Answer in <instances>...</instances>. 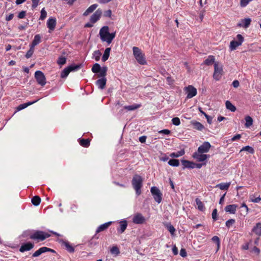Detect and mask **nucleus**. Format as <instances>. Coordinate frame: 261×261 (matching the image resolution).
Returning a JSON list of instances; mask_svg holds the SVG:
<instances>
[{
  "label": "nucleus",
  "mask_w": 261,
  "mask_h": 261,
  "mask_svg": "<svg viewBox=\"0 0 261 261\" xmlns=\"http://www.w3.org/2000/svg\"><path fill=\"white\" fill-rule=\"evenodd\" d=\"M132 185L134 188L136 195L139 196L141 193V188L143 186V179L141 176L135 175L134 176L132 181Z\"/></svg>",
  "instance_id": "obj_1"
},
{
  "label": "nucleus",
  "mask_w": 261,
  "mask_h": 261,
  "mask_svg": "<svg viewBox=\"0 0 261 261\" xmlns=\"http://www.w3.org/2000/svg\"><path fill=\"white\" fill-rule=\"evenodd\" d=\"M133 55L138 63L141 65H145L146 64L144 55L139 47L136 46L133 47Z\"/></svg>",
  "instance_id": "obj_2"
},
{
  "label": "nucleus",
  "mask_w": 261,
  "mask_h": 261,
  "mask_svg": "<svg viewBox=\"0 0 261 261\" xmlns=\"http://www.w3.org/2000/svg\"><path fill=\"white\" fill-rule=\"evenodd\" d=\"M49 237L50 234L48 233L43 232L42 231L37 230L31 234L30 237V238L32 240H36L38 241V242H39L43 241Z\"/></svg>",
  "instance_id": "obj_3"
},
{
  "label": "nucleus",
  "mask_w": 261,
  "mask_h": 261,
  "mask_svg": "<svg viewBox=\"0 0 261 261\" xmlns=\"http://www.w3.org/2000/svg\"><path fill=\"white\" fill-rule=\"evenodd\" d=\"M223 73L222 65L218 62H215L214 64V72L213 77L216 81H219L221 78Z\"/></svg>",
  "instance_id": "obj_4"
},
{
  "label": "nucleus",
  "mask_w": 261,
  "mask_h": 261,
  "mask_svg": "<svg viewBox=\"0 0 261 261\" xmlns=\"http://www.w3.org/2000/svg\"><path fill=\"white\" fill-rule=\"evenodd\" d=\"M150 192L155 202L158 203H161L163 194L160 190L158 187L153 186L151 188Z\"/></svg>",
  "instance_id": "obj_5"
},
{
  "label": "nucleus",
  "mask_w": 261,
  "mask_h": 261,
  "mask_svg": "<svg viewBox=\"0 0 261 261\" xmlns=\"http://www.w3.org/2000/svg\"><path fill=\"white\" fill-rule=\"evenodd\" d=\"M236 38L237 40H232L230 43L229 48L231 50L236 49L237 47L241 45L244 40V37L241 34L237 35Z\"/></svg>",
  "instance_id": "obj_6"
},
{
  "label": "nucleus",
  "mask_w": 261,
  "mask_h": 261,
  "mask_svg": "<svg viewBox=\"0 0 261 261\" xmlns=\"http://www.w3.org/2000/svg\"><path fill=\"white\" fill-rule=\"evenodd\" d=\"M35 77L37 83L41 86H43L46 84V78L42 71L40 70L36 71L35 72Z\"/></svg>",
  "instance_id": "obj_7"
},
{
  "label": "nucleus",
  "mask_w": 261,
  "mask_h": 261,
  "mask_svg": "<svg viewBox=\"0 0 261 261\" xmlns=\"http://www.w3.org/2000/svg\"><path fill=\"white\" fill-rule=\"evenodd\" d=\"M184 91L187 94L186 98L187 99L192 98L196 95L197 93V89L192 85H189L184 88Z\"/></svg>",
  "instance_id": "obj_8"
},
{
  "label": "nucleus",
  "mask_w": 261,
  "mask_h": 261,
  "mask_svg": "<svg viewBox=\"0 0 261 261\" xmlns=\"http://www.w3.org/2000/svg\"><path fill=\"white\" fill-rule=\"evenodd\" d=\"M112 223L113 222L112 221L108 222L98 226L96 230V234L93 236V238L98 239L99 237L97 236L96 234L107 229L108 227L112 224Z\"/></svg>",
  "instance_id": "obj_9"
},
{
  "label": "nucleus",
  "mask_w": 261,
  "mask_h": 261,
  "mask_svg": "<svg viewBox=\"0 0 261 261\" xmlns=\"http://www.w3.org/2000/svg\"><path fill=\"white\" fill-rule=\"evenodd\" d=\"M192 157L198 162H203L210 157V155L203 154L198 151L193 153Z\"/></svg>",
  "instance_id": "obj_10"
},
{
  "label": "nucleus",
  "mask_w": 261,
  "mask_h": 261,
  "mask_svg": "<svg viewBox=\"0 0 261 261\" xmlns=\"http://www.w3.org/2000/svg\"><path fill=\"white\" fill-rule=\"evenodd\" d=\"M34 243L31 242H28L22 244L20 247L19 249V251L20 252H24L25 251H30L34 248Z\"/></svg>",
  "instance_id": "obj_11"
},
{
  "label": "nucleus",
  "mask_w": 261,
  "mask_h": 261,
  "mask_svg": "<svg viewBox=\"0 0 261 261\" xmlns=\"http://www.w3.org/2000/svg\"><path fill=\"white\" fill-rule=\"evenodd\" d=\"M211 147V145L210 142L205 141L198 148V151L202 153H207L208 152Z\"/></svg>",
  "instance_id": "obj_12"
},
{
  "label": "nucleus",
  "mask_w": 261,
  "mask_h": 261,
  "mask_svg": "<svg viewBox=\"0 0 261 261\" xmlns=\"http://www.w3.org/2000/svg\"><path fill=\"white\" fill-rule=\"evenodd\" d=\"M102 10L100 9H97L94 13H93L90 17V21L92 23H95L97 21H98L102 14Z\"/></svg>",
  "instance_id": "obj_13"
},
{
  "label": "nucleus",
  "mask_w": 261,
  "mask_h": 261,
  "mask_svg": "<svg viewBox=\"0 0 261 261\" xmlns=\"http://www.w3.org/2000/svg\"><path fill=\"white\" fill-rule=\"evenodd\" d=\"M146 219L140 213L135 215L133 218V222L137 224H142L145 222Z\"/></svg>",
  "instance_id": "obj_14"
},
{
  "label": "nucleus",
  "mask_w": 261,
  "mask_h": 261,
  "mask_svg": "<svg viewBox=\"0 0 261 261\" xmlns=\"http://www.w3.org/2000/svg\"><path fill=\"white\" fill-rule=\"evenodd\" d=\"M251 22V19L250 18H245L241 19L239 22L237 24V27L243 28H248L250 25Z\"/></svg>",
  "instance_id": "obj_15"
},
{
  "label": "nucleus",
  "mask_w": 261,
  "mask_h": 261,
  "mask_svg": "<svg viewBox=\"0 0 261 261\" xmlns=\"http://www.w3.org/2000/svg\"><path fill=\"white\" fill-rule=\"evenodd\" d=\"M47 27L49 29L48 32H51L55 29L56 25V19L53 17H50L47 21Z\"/></svg>",
  "instance_id": "obj_16"
},
{
  "label": "nucleus",
  "mask_w": 261,
  "mask_h": 261,
  "mask_svg": "<svg viewBox=\"0 0 261 261\" xmlns=\"http://www.w3.org/2000/svg\"><path fill=\"white\" fill-rule=\"evenodd\" d=\"M119 226L117 227V230L119 233H123L126 230L127 226V222L125 220H123L119 222Z\"/></svg>",
  "instance_id": "obj_17"
},
{
  "label": "nucleus",
  "mask_w": 261,
  "mask_h": 261,
  "mask_svg": "<svg viewBox=\"0 0 261 261\" xmlns=\"http://www.w3.org/2000/svg\"><path fill=\"white\" fill-rule=\"evenodd\" d=\"M116 36V33H109V35H106V36L103 38H100L102 42H106L108 44H110L112 43L113 40Z\"/></svg>",
  "instance_id": "obj_18"
},
{
  "label": "nucleus",
  "mask_w": 261,
  "mask_h": 261,
  "mask_svg": "<svg viewBox=\"0 0 261 261\" xmlns=\"http://www.w3.org/2000/svg\"><path fill=\"white\" fill-rule=\"evenodd\" d=\"M107 83L106 77L100 78L97 80L95 82V85L100 89H104L105 88Z\"/></svg>",
  "instance_id": "obj_19"
},
{
  "label": "nucleus",
  "mask_w": 261,
  "mask_h": 261,
  "mask_svg": "<svg viewBox=\"0 0 261 261\" xmlns=\"http://www.w3.org/2000/svg\"><path fill=\"white\" fill-rule=\"evenodd\" d=\"M181 163L183 166L182 169L185 168L193 169L194 168V163L188 160H181Z\"/></svg>",
  "instance_id": "obj_20"
},
{
  "label": "nucleus",
  "mask_w": 261,
  "mask_h": 261,
  "mask_svg": "<svg viewBox=\"0 0 261 261\" xmlns=\"http://www.w3.org/2000/svg\"><path fill=\"white\" fill-rule=\"evenodd\" d=\"M109 28L108 26H104L102 27L99 31L100 38H103L106 35H109Z\"/></svg>",
  "instance_id": "obj_21"
},
{
  "label": "nucleus",
  "mask_w": 261,
  "mask_h": 261,
  "mask_svg": "<svg viewBox=\"0 0 261 261\" xmlns=\"http://www.w3.org/2000/svg\"><path fill=\"white\" fill-rule=\"evenodd\" d=\"M191 124L193 126L194 129L198 130H202L204 129V127L200 122L193 120L191 122Z\"/></svg>",
  "instance_id": "obj_22"
},
{
  "label": "nucleus",
  "mask_w": 261,
  "mask_h": 261,
  "mask_svg": "<svg viewBox=\"0 0 261 261\" xmlns=\"http://www.w3.org/2000/svg\"><path fill=\"white\" fill-rule=\"evenodd\" d=\"M141 107L140 103H135L130 106H126L124 107V109L128 111H134L137 109L140 108Z\"/></svg>",
  "instance_id": "obj_23"
},
{
  "label": "nucleus",
  "mask_w": 261,
  "mask_h": 261,
  "mask_svg": "<svg viewBox=\"0 0 261 261\" xmlns=\"http://www.w3.org/2000/svg\"><path fill=\"white\" fill-rule=\"evenodd\" d=\"M98 7V5L96 4L91 5L83 13V15L86 16L89 15L90 13L93 12Z\"/></svg>",
  "instance_id": "obj_24"
},
{
  "label": "nucleus",
  "mask_w": 261,
  "mask_h": 261,
  "mask_svg": "<svg viewBox=\"0 0 261 261\" xmlns=\"http://www.w3.org/2000/svg\"><path fill=\"white\" fill-rule=\"evenodd\" d=\"M41 42V36L39 34L35 35L33 40L32 41L30 46L34 47Z\"/></svg>",
  "instance_id": "obj_25"
},
{
  "label": "nucleus",
  "mask_w": 261,
  "mask_h": 261,
  "mask_svg": "<svg viewBox=\"0 0 261 261\" xmlns=\"http://www.w3.org/2000/svg\"><path fill=\"white\" fill-rule=\"evenodd\" d=\"M252 231L253 232L258 236V237H260L261 236V223H257L256 225L253 227Z\"/></svg>",
  "instance_id": "obj_26"
},
{
  "label": "nucleus",
  "mask_w": 261,
  "mask_h": 261,
  "mask_svg": "<svg viewBox=\"0 0 261 261\" xmlns=\"http://www.w3.org/2000/svg\"><path fill=\"white\" fill-rule=\"evenodd\" d=\"M215 57L214 56L210 55L208 56L207 58L204 61L203 64L207 66H209L213 63L215 64Z\"/></svg>",
  "instance_id": "obj_27"
},
{
  "label": "nucleus",
  "mask_w": 261,
  "mask_h": 261,
  "mask_svg": "<svg viewBox=\"0 0 261 261\" xmlns=\"http://www.w3.org/2000/svg\"><path fill=\"white\" fill-rule=\"evenodd\" d=\"M111 50V48L110 47H108L105 49L101 58L102 62H105L109 59Z\"/></svg>",
  "instance_id": "obj_28"
},
{
  "label": "nucleus",
  "mask_w": 261,
  "mask_h": 261,
  "mask_svg": "<svg viewBox=\"0 0 261 261\" xmlns=\"http://www.w3.org/2000/svg\"><path fill=\"white\" fill-rule=\"evenodd\" d=\"M196 207H197V209L200 211H204L205 210V207L203 203L201 201V200L199 198H196Z\"/></svg>",
  "instance_id": "obj_29"
},
{
  "label": "nucleus",
  "mask_w": 261,
  "mask_h": 261,
  "mask_svg": "<svg viewBox=\"0 0 261 261\" xmlns=\"http://www.w3.org/2000/svg\"><path fill=\"white\" fill-rule=\"evenodd\" d=\"M63 245L65 247L66 249L70 253H73L74 251V248L68 242L64 241Z\"/></svg>",
  "instance_id": "obj_30"
},
{
  "label": "nucleus",
  "mask_w": 261,
  "mask_h": 261,
  "mask_svg": "<svg viewBox=\"0 0 261 261\" xmlns=\"http://www.w3.org/2000/svg\"><path fill=\"white\" fill-rule=\"evenodd\" d=\"M108 71V67L107 66H103L101 68L100 71L98 73V76L101 78L106 77L107 72Z\"/></svg>",
  "instance_id": "obj_31"
},
{
  "label": "nucleus",
  "mask_w": 261,
  "mask_h": 261,
  "mask_svg": "<svg viewBox=\"0 0 261 261\" xmlns=\"http://www.w3.org/2000/svg\"><path fill=\"white\" fill-rule=\"evenodd\" d=\"M230 185V182L220 183L217 184L216 187L219 188L222 190H227Z\"/></svg>",
  "instance_id": "obj_32"
},
{
  "label": "nucleus",
  "mask_w": 261,
  "mask_h": 261,
  "mask_svg": "<svg viewBox=\"0 0 261 261\" xmlns=\"http://www.w3.org/2000/svg\"><path fill=\"white\" fill-rule=\"evenodd\" d=\"M46 250L47 249L44 248V247H41L32 254V257H38L41 254L45 253Z\"/></svg>",
  "instance_id": "obj_33"
},
{
  "label": "nucleus",
  "mask_w": 261,
  "mask_h": 261,
  "mask_svg": "<svg viewBox=\"0 0 261 261\" xmlns=\"http://www.w3.org/2000/svg\"><path fill=\"white\" fill-rule=\"evenodd\" d=\"M237 205L236 204H230L226 206L225 208V212H235L237 210Z\"/></svg>",
  "instance_id": "obj_34"
},
{
  "label": "nucleus",
  "mask_w": 261,
  "mask_h": 261,
  "mask_svg": "<svg viewBox=\"0 0 261 261\" xmlns=\"http://www.w3.org/2000/svg\"><path fill=\"white\" fill-rule=\"evenodd\" d=\"M185 153V150L182 149L177 152L171 153L170 156L172 158H178L179 156H182Z\"/></svg>",
  "instance_id": "obj_35"
},
{
  "label": "nucleus",
  "mask_w": 261,
  "mask_h": 261,
  "mask_svg": "<svg viewBox=\"0 0 261 261\" xmlns=\"http://www.w3.org/2000/svg\"><path fill=\"white\" fill-rule=\"evenodd\" d=\"M246 123L245 124V126L246 128L249 127L251 125H252L253 123V119L252 118L249 116H247L245 118Z\"/></svg>",
  "instance_id": "obj_36"
},
{
  "label": "nucleus",
  "mask_w": 261,
  "mask_h": 261,
  "mask_svg": "<svg viewBox=\"0 0 261 261\" xmlns=\"http://www.w3.org/2000/svg\"><path fill=\"white\" fill-rule=\"evenodd\" d=\"M101 53L99 50H95L92 54V58L94 59L96 61H98L100 60Z\"/></svg>",
  "instance_id": "obj_37"
},
{
  "label": "nucleus",
  "mask_w": 261,
  "mask_h": 261,
  "mask_svg": "<svg viewBox=\"0 0 261 261\" xmlns=\"http://www.w3.org/2000/svg\"><path fill=\"white\" fill-rule=\"evenodd\" d=\"M164 226L167 228L172 235L174 234L175 229L170 223H166L164 224Z\"/></svg>",
  "instance_id": "obj_38"
},
{
  "label": "nucleus",
  "mask_w": 261,
  "mask_h": 261,
  "mask_svg": "<svg viewBox=\"0 0 261 261\" xmlns=\"http://www.w3.org/2000/svg\"><path fill=\"white\" fill-rule=\"evenodd\" d=\"M69 68V69L70 70V71H77L78 70H79L82 67V64H77V65H75V64H71L69 66H68Z\"/></svg>",
  "instance_id": "obj_39"
},
{
  "label": "nucleus",
  "mask_w": 261,
  "mask_h": 261,
  "mask_svg": "<svg viewBox=\"0 0 261 261\" xmlns=\"http://www.w3.org/2000/svg\"><path fill=\"white\" fill-rule=\"evenodd\" d=\"M226 107L227 109L229 110L231 112H234L236 110L235 106L231 103V102L228 100H227L225 102Z\"/></svg>",
  "instance_id": "obj_40"
},
{
  "label": "nucleus",
  "mask_w": 261,
  "mask_h": 261,
  "mask_svg": "<svg viewBox=\"0 0 261 261\" xmlns=\"http://www.w3.org/2000/svg\"><path fill=\"white\" fill-rule=\"evenodd\" d=\"M70 70L69 69V67H66L61 73V77L63 79L66 78L68 75L69 73L70 72Z\"/></svg>",
  "instance_id": "obj_41"
},
{
  "label": "nucleus",
  "mask_w": 261,
  "mask_h": 261,
  "mask_svg": "<svg viewBox=\"0 0 261 261\" xmlns=\"http://www.w3.org/2000/svg\"><path fill=\"white\" fill-rule=\"evenodd\" d=\"M31 201L34 205L38 206L41 202V199L38 196H35L32 198Z\"/></svg>",
  "instance_id": "obj_42"
},
{
  "label": "nucleus",
  "mask_w": 261,
  "mask_h": 261,
  "mask_svg": "<svg viewBox=\"0 0 261 261\" xmlns=\"http://www.w3.org/2000/svg\"><path fill=\"white\" fill-rule=\"evenodd\" d=\"M101 68L100 64L96 63L93 65L91 70L93 73H98Z\"/></svg>",
  "instance_id": "obj_43"
},
{
  "label": "nucleus",
  "mask_w": 261,
  "mask_h": 261,
  "mask_svg": "<svg viewBox=\"0 0 261 261\" xmlns=\"http://www.w3.org/2000/svg\"><path fill=\"white\" fill-rule=\"evenodd\" d=\"M111 254L115 255V256L118 255L120 252L119 248L117 246H113L110 250Z\"/></svg>",
  "instance_id": "obj_44"
},
{
  "label": "nucleus",
  "mask_w": 261,
  "mask_h": 261,
  "mask_svg": "<svg viewBox=\"0 0 261 261\" xmlns=\"http://www.w3.org/2000/svg\"><path fill=\"white\" fill-rule=\"evenodd\" d=\"M250 201L254 203H258L261 201V198L259 196L256 197L255 195H251L249 197Z\"/></svg>",
  "instance_id": "obj_45"
},
{
  "label": "nucleus",
  "mask_w": 261,
  "mask_h": 261,
  "mask_svg": "<svg viewBox=\"0 0 261 261\" xmlns=\"http://www.w3.org/2000/svg\"><path fill=\"white\" fill-rule=\"evenodd\" d=\"M80 144L84 147H88L90 145L89 140L87 139H82L80 140Z\"/></svg>",
  "instance_id": "obj_46"
},
{
  "label": "nucleus",
  "mask_w": 261,
  "mask_h": 261,
  "mask_svg": "<svg viewBox=\"0 0 261 261\" xmlns=\"http://www.w3.org/2000/svg\"><path fill=\"white\" fill-rule=\"evenodd\" d=\"M168 163L172 167H178L179 165V162L177 159H170Z\"/></svg>",
  "instance_id": "obj_47"
},
{
  "label": "nucleus",
  "mask_w": 261,
  "mask_h": 261,
  "mask_svg": "<svg viewBox=\"0 0 261 261\" xmlns=\"http://www.w3.org/2000/svg\"><path fill=\"white\" fill-rule=\"evenodd\" d=\"M248 151L251 154H253L254 153V149L253 148L248 145L243 147L240 150V151Z\"/></svg>",
  "instance_id": "obj_48"
},
{
  "label": "nucleus",
  "mask_w": 261,
  "mask_h": 261,
  "mask_svg": "<svg viewBox=\"0 0 261 261\" xmlns=\"http://www.w3.org/2000/svg\"><path fill=\"white\" fill-rule=\"evenodd\" d=\"M66 58L64 56H60L57 61V63L60 65H63L66 62Z\"/></svg>",
  "instance_id": "obj_49"
},
{
  "label": "nucleus",
  "mask_w": 261,
  "mask_h": 261,
  "mask_svg": "<svg viewBox=\"0 0 261 261\" xmlns=\"http://www.w3.org/2000/svg\"><path fill=\"white\" fill-rule=\"evenodd\" d=\"M34 48L32 47V46L30 45V49L27 51L25 56V58L27 59L31 58L34 53Z\"/></svg>",
  "instance_id": "obj_50"
},
{
  "label": "nucleus",
  "mask_w": 261,
  "mask_h": 261,
  "mask_svg": "<svg viewBox=\"0 0 261 261\" xmlns=\"http://www.w3.org/2000/svg\"><path fill=\"white\" fill-rule=\"evenodd\" d=\"M47 16V13L45 10V8H43L42 9L40 12V19L41 20H44Z\"/></svg>",
  "instance_id": "obj_51"
},
{
  "label": "nucleus",
  "mask_w": 261,
  "mask_h": 261,
  "mask_svg": "<svg viewBox=\"0 0 261 261\" xmlns=\"http://www.w3.org/2000/svg\"><path fill=\"white\" fill-rule=\"evenodd\" d=\"M172 123L173 125L178 126L180 124V120L178 117H174L172 119Z\"/></svg>",
  "instance_id": "obj_52"
},
{
  "label": "nucleus",
  "mask_w": 261,
  "mask_h": 261,
  "mask_svg": "<svg viewBox=\"0 0 261 261\" xmlns=\"http://www.w3.org/2000/svg\"><path fill=\"white\" fill-rule=\"evenodd\" d=\"M252 0H240V6L242 8L246 7Z\"/></svg>",
  "instance_id": "obj_53"
},
{
  "label": "nucleus",
  "mask_w": 261,
  "mask_h": 261,
  "mask_svg": "<svg viewBox=\"0 0 261 261\" xmlns=\"http://www.w3.org/2000/svg\"><path fill=\"white\" fill-rule=\"evenodd\" d=\"M212 240L214 242L217 244L218 248H219L220 246V240L219 238L217 236H214Z\"/></svg>",
  "instance_id": "obj_54"
},
{
  "label": "nucleus",
  "mask_w": 261,
  "mask_h": 261,
  "mask_svg": "<svg viewBox=\"0 0 261 261\" xmlns=\"http://www.w3.org/2000/svg\"><path fill=\"white\" fill-rule=\"evenodd\" d=\"M234 222L235 220L234 219H229L226 222V226L228 228H229L232 224L234 223Z\"/></svg>",
  "instance_id": "obj_55"
},
{
  "label": "nucleus",
  "mask_w": 261,
  "mask_h": 261,
  "mask_svg": "<svg viewBox=\"0 0 261 261\" xmlns=\"http://www.w3.org/2000/svg\"><path fill=\"white\" fill-rule=\"evenodd\" d=\"M159 133L163 135H168L170 134L171 131L167 129H164L159 130Z\"/></svg>",
  "instance_id": "obj_56"
},
{
  "label": "nucleus",
  "mask_w": 261,
  "mask_h": 261,
  "mask_svg": "<svg viewBox=\"0 0 261 261\" xmlns=\"http://www.w3.org/2000/svg\"><path fill=\"white\" fill-rule=\"evenodd\" d=\"M41 0H32V8L35 9L39 5V3Z\"/></svg>",
  "instance_id": "obj_57"
},
{
  "label": "nucleus",
  "mask_w": 261,
  "mask_h": 261,
  "mask_svg": "<svg viewBox=\"0 0 261 261\" xmlns=\"http://www.w3.org/2000/svg\"><path fill=\"white\" fill-rule=\"evenodd\" d=\"M26 15V11H22L20 12L18 15V17L19 19H22L24 18Z\"/></svg>",
  "instance_id": "obj_58"
},
{
  "label": "nucleus",
  "mask_w": 261,
  "mask_h": 261,
  "mask_svg": "<svg viewBox=\"0 0 261 261\" xmlns=\"http://www.w3.org/2000/svg\"><path fill=\"white\" fill-rule=\"evenodd\" d=\"M180 255L181 256L185 257L187 255V251L185 249L181 248L180 250Z\"/></svg>",
  "instance_id": "obj_59"
},
{
  "label": "nucleus",
  "mask_w": 261,
  "mask_h": 261,
  "mask_svg": "<svg viewBox=\"0 0 261 261\" xmlns=\"http://www.w3.org/2000/svg\"><path fill=\"white\" fill-rule=\"evenodd\" d=\"M27 107V105L26 104V103H24L21 104L18 106L17 110L20 111V110H22L26 108Z\"/></svg>",
  "instance_id": "obj_60"
},
{
  "label": "nucleus",
  "mask_w": 261,
  "mask_h": 261,
  "mask_svg": "<svg viewBox=\"0 0 261 261\" xmlns=\"http://www.w3.org/2000/svg\"><path fill=\"white\" fill-rule=\"evenodd\" d=\"M241 136L240 134H237L236 135L234 136L231 139H230V141L231 142L235 141L237 140H239L241 138Z\"/></svg>",
  "instance_id": "obj_61"
},
{
  "label": "nucleus",
  "mask_w": 261,
  "mask_h": 261,
  "mask_svg": "<svg viewBox=\"0 0 261 261\" xmlns=\"http://www.w3.org/2000/svg\"><path fill=\"white\" fill-rule=\"evenodd\" d=\"M166 80H167V81L168 82V84L170 85H172L174 83V80H173L172 79V77L171 76H168L167 78H166Z\"/></svg>",
  "instance_id": "obj_62"
},
{
  "label": "nucleus",
  "mask_w": 261,
  "mask_h": 261,
  "mask_svg": "<svg viewBox=\"0 0 261 261\" xmlns=\"http://www.w3.org/2000/svg\"><path fill=\"white\" fill-rule=\"evenodd\" d=\"M104 15L106 17H108L109 18L111 17V15H112V11L111 10H108L106 11L105 12Z\"/></svg>",
  "instance_id": "obj_63"
},
{
  "label": "nucleus",
  "mask_w": 261,
  "mask_h": 261,
  "mask_svg": "<svg viewBox=\"0 0 261 261\" xmlns=\"http://www.w3.org/2000/svg\"><path fill=\"white\" fill-rule=\"evenodd\" d=\"M205 117L206 118L208 123L211 124L212 123V120H213L212 117H211V116H209L208 115H206L205 116Z\"/></svg>",
  "instance_id": "obj_64"
}]
</instances>
